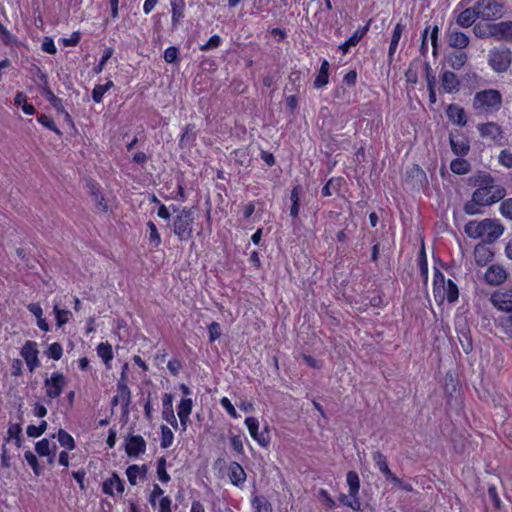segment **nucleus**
<instances>
[{
	"mask_svg": "<svg viewBox=\"0 0 512 512\" xmlns=\"http://www.w3.org/2000/svg\"><path fill=\"white\" fill-rule=\"evenodd\" d=\"M492 27H493V24L478 23L473 27V32L476 37L481 38V39L490 38V37L495 38V34H494V31L492 30Z\"/></svg>",
	"mask_w": 512,
	"mask_h": 512,
	"instance_id": "36",
	"label": "nucleus"
},
{
	"mask_svg": "<svg viewBox=\"0 0 512 512\" xmlns=\"http://www.w3.org/2000/svg\"><path fill=\"white\" fill-rule=\"evenodd\" d=\"M464 232L473 239L486 236L485 243H494L504 233V226L490 218L481 221L471 220L465 225Z\"/></svg>",
	"mask_w": 512,
	"mask_h": 512,
	"instance_id": "2",
	"label": "nucleus"
},
{
	"mask_svg": "<svg viewBox=\"0 0 512 512\" xmlns=\"http://www.w3.org/2000/svg\"><path fill=\"white\" fill-rule=\"evenodd\" d=\"M172 8V30H175L181 20L184 18L185 1L184 0H171Z\"/></svg>",
	"mask_w": 512,
	"mask_h": 512,
	"instance_id": "25",
	"label": "nucleus"
},
{
	"mask_svg": "<svg viewBox=\"0 0 512 512\" xmlns=\"http://www.w3.org/2000/svg\"><path fill=\"white\" fill-rule=\"evenodd\" d=\"M163 411L162 417L163 419L172 425L174 428H177L178 423L173 410V395L170 393H165L162 399Z\"/></svg>",
	"mask_w": 512,
	"mask_h": 512,
	"instance_id": "16",
	"label": "nucleus"
},
{
	"mask_svg": "<svg viewBox=\"0 0 512 512\" xmlns=\"http://www.w3.org/2000/svg\"><path fill=\"white\" fill-rule=\"evenodd\" d=\"M54 313L56 317L57 327H62L69 321V317L72 315L69 310L60 309L57 305L54 306Z\"/></svg>",
	"mask_w": 512,
	"mask_h": 512,
	"instance_id": "45",
	"label": "nucleus"
},
{
	"mask_svg": "<svg viewBox=\"0 0 512 512\" xmlns=\"http://www.w3.org/2000/svg\"><path fill=\"white\" fill-rule=\"evenodd\" d=\"M96 350L98 356L101 357L105 365L109 367V362L113 359L112 346L108 342H102L97 346Z\"/></svg>",
	"mask_w": 512,
	"mask_h": 512,
	"instance_id": "35",
	"label": "nucleus"
},
{
	"mask_svg": "<svg viewBox=\"0 0 512 512\" xmlns=\"http://www.w3.org/2000/svg\"><path fill=\"white\" fill-rule=\"evenodd\" d=\"M343 178H331L328 182L323 186L321 193L324 197H328L332 195V189L338 191L340 186L342 185Z\"/></svg>",
	"mask_w": 512,
	"mask_h": 512,
	"instance_id": "42",
	"label": "nucleus"
},
{
	"mask_svg": "<svg viewBox=\"0 0 512 512\" xmlns=\"http://www.w3.org/2000/svg\"><path fill=\"white\" fill-rule=\"evenodd\" d=\"M34 79H38L39 82L37 83L42 92L45 90V88H50L48 83V76L46 73H44L38 66H34L31 70Z\"/></svg>",
	"mask_w": 512,
	"mask_h": 512,
	"instance_id": "44",
	"label": "nucleus"
},
{
	"mask_svg": "<svg viewBox=\"0 0 512 512\" xmlns=\"http://www.w3.org/2000/svg\"><path fill=\"white\" fill-rule=\"evenodd\" d=\"M405 29V25L401 22L397 23L392 34L391 42L388 50V62L391 64L394 59L395 51L398 47L399 41L401 39V35Z\"/></svg>",
	"mask_w": 512,
	"mask_h": 512,
	"instance_id": "24",
	"label": "nucleus"
},
{
	"mask_svg": "<svg viewBox=\"0 0 512 512\" xmlns=\"http://www.w3.org/2000/svg\"><path fill=\"white\" fill-rule=\"evenodd\" d=\"M512 62V52L505 46L496 47L490 51L489 64L498 73L506 72Z\"/></svg>",
	"mask_w": 512,
	"mask_h": 512,
	"instance_id": "6",
	"label": "nucleus"
},
{
	"mask_svg": "<svg viewBox=\"0 0 512 512\" xmlns=\"http://www.w3.org/2000/svg\"><path fill=\"white\" fill-rule=\"evenodd\" d=\"M47 357L53 360L61 359L63 355V348L60 343L55 342L49 345L48 349L45 351Z\"/></svg>",
	"mask_w": 512,
	"mask_h": 512,
	"instance_id": "50",
	"label": "nucleus"
},
{
	"mask_svg": "<svg viewBox=\"0 0 512 512\" xmlns=\"http://www.w3.org/2000/svg\"><path fill=\"white\" fill-rule=\"evenodd\" d=\"M468 185L476 187L471 200L463 206L467 215L481 214L479 207L491 206L503 200L507 194L504 186L496 184L495 178L486 171H477L468 178Z\"/></svg>",
	"mask_w": 512,
	"mask_h": 512,
	"instance_id": "1",
	"label": "nucleus"
},
{
	"mask_svg": "<svg viewBox=\"0 0 512 512\" xmlns=\"http://www.w3.org/2000/svg\"><path fill=\"white\" fill-rule=\"evenodd\" d=\"M446 115L450 121L459 126L467 124V117L462 107L457 104H449L446 109Z\"/></svg>",
	"mask_w": 512,
	"mask_h": 512,
	"instance_id": "18",
	"label": "nucleus"
},
{
	"mask_svg": "<svg viewBox=\"0 0 512 512\" xmlns=\"http://www.w3.org/2000/svg\"><path fill=\"white\" fill-rule=\"evenodd\" d=\"M475 5L479 18L485 21L499 19L504 14L505 6L502 0H478Z\"/></svg>",
	"mask_w": 512,
	"mask_h": 512,
	"instance_id": "5",
	"label": "nucleus"
},
{
	"mask_svg": "<svg viewBox=\"0 0 512 512\" xmlns=\"http://www.w3.org/2000/svg\"><path fill=\"white\" fill-rule=\"evenodd\" d=\"M140 469H141L140 466H138L136 464L130 465L126 469V475H127L128 481L131 485L137 484V476L140 473Z\"/></svg>",
	"mask_w": 512,
	"mask_h": 512,
	"instance_id": "59",
	"label": "nucleus"
},
{
	"mask_svg": "<svg viewBox=\"0 0 512 512\" xmlns=\"http://www.w3.org/2000/svg\"><path fill=\"white\" fill-rule=\"evenodd\" d=\"M490 301L493 304V306L500 311H504L507 313L512 311V294L511 293L495 292L491 295Z\"/></svg>",
	"mask_w": 512,
	"mask_h": 512,
	"instance_id": "14",
	"label": "nucleus"
},
{
	"mask_svg": "<svg viewBox=\"0 0 512 512\" xmlns=\"http://www.w3.org/2000/svg\"><path fill=\"white\" fill-rule=\"evenodd\" d=\"M179 58V49L175 46L168 47L164 51V60L167 63H175Z\"/></svg>",
	"mask_w": 512,
	"mask_h": 512,
	"instance_id": "58",
	"label": "nucleus"
},
{
	"mask_svg": "<svg viewBox=\"0 0 512 512\" xmlns=\"http://www.w3.org/2000/svg\"><path fill=\"white\" fill-rule=\"evenodd\" d=\"M193 402L190 398H184L178 405V416L181 424L185 425L192 411Z\"/></svg>",
	"mask_w": 512,
	"mask_h": 512,
	"instance_id": "32",
	"label": "nucleus"
},
{
	"mask_svg": "<svg viewBox=\"0 0 512 512\" xmlns=\"http://www.w3.org/2000/svg\"><path fill=\"white\" fill-rule=\"evenodd\" d=\"M22 434L21 424H11L7 431V437L5 438V442H9L11 439L16 438L17 436Z\"/></svg>",
	"mask_w": 512,
	"mask_h": 512,
	"instance_id": "61",
	"label": "nucleus"
},
{
	"mask_svg": "<svg viewBox=\"0 0 512 512\" xmlns=\"http://www.w3.org/2000/svg\"><path fill=\"white\" fill-rule=\"evenodd\" d=\"M449 46L457 49H464L469 44V37L460 31H451L449 33Z\"/></svg>",
	"mask_w": 512,
	"mask_h": 512,
	"instance_id": "26",
	"label": "nucleus"
},
{
	"mask_svg": "<svg viewBox=\"0 0 512 512\" xmlns=\"http://www.w3.org/2000/svg\"><path fill=\"white\" fill-rule=\"evenodd\" d=\"M499 211L503 217L512 220V198L503 199Z\"/></svg>",
	"mask_w": 512,
	"mask_h": 512,
	"instance_id": "54",
	"label": "nucleus"
},
{
	"mask_svg": "<svg viewBox=\"0 0 512 512\" xmlns=\"http://www.w3.org/2000/svg\"><path fill=\"white\" fill-rule=\"evenodd\" d=\"M477 18H479V13L475 5L474 7L463 10L458 15L456 22L461 27L468 28L475 22Z\"/></svg>",
	"mask_w": 512,
	"mask_h": 512,
	"instance_id": "21",
	"label": "nucleus"
},
{
	"mask_svg": "<svg viewBox=\"0 0 512 512\" xmlns=\"http://www.w3.org/2000/svg\"><path fill=\"white\" fill-rule=\"evenodd\" d=\"M39 350L37 343L31 340L26 341L20 351V355L25 360L30 372H33L39 365Z\"/></svg>",
	"mask_w": 512,
	"mask_h": 512,
	"instance_id": "10",
	"label": "nucleus"
},
{
	"mask_svg": "<svg viewBox=\"0 0 512 512\" xmlns=\"http://www.w3.org/2000/svg\"><path fill=\"white\" fill-rule=\"evenodd\" d=\"M329 67H330L329 62L326 59H324L321 63V67L318 72V75L316 76V78L314 80L315 88L319 89L328 84Z\"/></svg>",
	"mask_w": 512,
	"mask_h": 512,
	"instance_id": "30",
	"label": "nucleus"
},
{
	"mask_svg": "<svg viewBox=\"0 0 512 512\" xmlns=\"http://www.w3.org/2000/svg\"><path fill=\"white\" fill-rule=\"evenodd\" d=\"M57 438L59 444L68 450H73L76 446L73 437L64 429H59Z\"/></svg>",
	"mask_w": 512,
	"mask_h": 512,
	"instance_id": "39",
	"label": "nucleus"
},
{
	"mask_svg": "<svg viewBox=\"0 0 512 512\" xmlns=\"http://www.w3.org/2000/svg\"><path fill=\"white\" fill-rule=\"evenodd\" d=\"M125 451L129 457H138L146 451V442L141 435H131L126 439Z\"/></svg>",
	"mask_w": 512,
	"mask_h": 512,
	"instance_id": "11",
	"label": "nucleus"
},
{
	"mask_svg": "<svg viewBox=\"0 0 512 512\" xmlns=\"http://www.w3.org/2000/svg\"><path fill=\"white\" fill-rule=\"evenodd\" d=\"M418 266L420 269V274L424 282L426 283L428 280V263L424 243H422L421 249L418 254Z\"/></svg>",
	"mask_w": 512,
	"mask_h": 512,
	"instance_id": "38",
	"label": "nucleus"
},
{
	"mask_svg": "<svg viewBox=\"0 0 512 512\" xmlns=\"http://www.w3.org/2000/svg\"><path fill=\"white\" fill-rule=\"evenodd\" d=\"M228 476L232 484L240 486L246 480V473L242 466L237 462H232L228 468Z\"/></svg>",
	"mask_w": 512,
	"mask_h": 512,
	"instance_id": "23",
	"label": "nucleus"
},
{
	"mask_svg": "<svg viewBox=\"0 0 512 512\" xmlns=\"http://www.w3.org/2000/svg\"><path fill=\"white\" fill-rule=\"evenodd\" d=\"M67 385L66 377L60 372H53L50 378L44 380L46 395L50 399H55L61 395Z\"/></svg>",
	"mask_w": 512,
	"mask_h": 512,
	"instance_id": "9",
	"label": "nucleus"
},
{
	"mask_svg": "<svg viewBox=\"0 0 512 512\" xmlns=\"http://www.w3.org/2000/svg\"><path fill=\"white\" fill-rule=\"evenodd\" d=\"M47 429V422L45 420L41 421L38 426L29 425L26 429V433L29 437L37 438L41 436Z\"/></svg>",
	"mask_w": 512,
	"mask_h": 512,
	"instance_id": "49",
	"label": "nucleus"
},
{
	"mask_svg": "<svg viewBox=\"0 0 512 512\" xmlns=\"http://www.w3.org/2000/svg\"><path fill=\"white\" fill-rule=\"evenodd\" d=\"M507 316L499 317L498 323L504 329L505 333L512 337V311Z\"/></svg>",
	"mask_w": 512,
	"mask_h": 512,
	"instance_id": "56",
	"label": "nucleus"
},
{
	"mask_svg": "<svg viewBox=\"0 0 512 512\" xmlns=\"http://www.w3.org/2000/svg\"><path fill=\"white\" fill-rule=\"evenodd\" d=\"M222 43V39L220 36L218 35H214L212 36L207 43H205L204 45H202L200 47V50L202 51H205V50H210V49H214V48H217L221 45Z\"/></svg>",
	"mask_w": 512,
	"mask_h": 512,
	"instance_id": "62",
	"label": "nucleus"
},
{
	"mask_svg": "<svg viewBox=\"0 0 512 512\" xmlns=\"http://www.w3.org/2000/svg\"><path fill=\"white\" fill-rule=\"evenodd\" d=\"M35 451L39 456H50V442L48 439L43 438L35 444Z\"/></svg>",
	"mask_w": 512,
	"mask_h": 512,
	"instance_id": "53",
	"label": "nucleus"
},
{
	"mask_svg": "<svg viewBox=\"0 0 512 512\" xmlns=\"http://www.w3.org/2000/svg\"><path fill=\"white\" fill-rule=\"evenodd\" d=\"M407 175L410 178L417 179L420 182L426 181V173L419 165H413L408 171Z\"/></svg>",
	"mask_w": 512,
	"mask_h": 512,
	"instance_id": "55",
	"label": "nucleus"
},
{
	"mask_svg": "<svg viewBox=\"0 0 512 512\" xmlns=\"http://www.w3.org/2000/svg\"><path fill=\"white\" fill-rule=\"evenodd\" d=\"M302 193V187L301 185H296L291 190L290 194V200H291V207H290V216L294 219L298 218L299 215V209H300V195Z\"/></svg>",
	"mask_w": 512,
	"mask_h": 512,
	"instance_id": "27",
	"label": "nucleus"
},
{
	"mask_svg": "<svg viewBox=\"0 0 512 512\" xmlns=\"http://www.w3.org/2000/svg\"><path fill=\"white\" fill-rule=\"evenodd\" d=\"M172 211L177 213L171 228L180 241H188L193 234L194 217L190 209L179 210L175 205L171 206Z\"/></svg>",
	"mask_w": 512,
	"mask_h": 512,
	"instance_id": "3",
	"label": "nucleus"
},
{
	"mask_svg": "<svg viewBox=\"0 0 512 512\" xmlns=\"http://www.w3.org/2000/svg\"><path fill=\"white\" fill-rule=\"evenodd\" d=\"M372 459H373L375 465L377 466V468L379 469V471L384 475L385 478L389 474L392 473V471L390 470V468L388 466L387 458L382 452H380V451L373 452Z\"/></svg>",
	"mask_w": 512,
	"mask_h": 512,
	"instance_id": "31",
	"label": "nucleus"
},
{
	"mask_svg": "<svg viewBox=\"0 0 512 512\" xmlns=\"http://www.w3.org/2000/svg\"><path fill=\"white\" fill-rule=\"evenodd\" d=\"M443 90L446 93L453 94L460 90L461 80L458 79L457 75L450 70H445L440 76Z\"/></svg>",
	"mask_w": 512,
	"mask_h": 512,
	"instance_id": "12",
	"label": "nucleus"
},
{
	"mask_svg": "<svg viewBox=\"0 0 512 512\" xmlns=\"http://www.w3.org/2000/svg\"><path fill=\"white\" fill-rule=\"evenodd\" d=\"M24 457H25L26 461L28 462V464L33 469L34 474L36 476H40L42 474L43 470L40 467L38 459L35 456V454H33L32 451L28 450L25 452Z\"/></svg>",
	"mask_w": 512,
	"mask_h": 512,
	"instance_id": "46",
	"label": "nucleus"
},
{
	"mask_svg": "<svg viewBox=\"0 0 512 512\" xmlns=\"http://www.w3.org/2000/svg\"><path fill=\"white\" fill-rule=\"evenodd\" d=\"M245 424L251 437L262 447H267L271 441L269 426L266 424L262 431L259 429V421L255 417H247Z\"/></svg>",
	"mask_w": 512,
	"mask_h": 512,
	"instance_id": "8",
	"label": "nucleus"
},
{
	"mask_svg": "<svg viewBox=\"0 0 512 512\" xmlns=\"http://www.w3.org/2000/svg\"><path fill=\"white\" fill-rule=\"evenodd\" d=\"M449 143L452 152L458 157H464L470 151V140L460 130L456 129L450 132Z\"/></svg>",
	"mask_w": 512,
	"mask_h": 512,
	"instance_id": "7",
	"label": "nucleus"
},
{
	"mask_svg": "<svg viewBox=\"0 0 512 512\" xmlns=\"http://www.w3.org/2000/svg\"><path fill=\"white\" fill-rule=\"evenodd\" d=\"M485 241L478 243L474 248L475 262L479 266H485L492 261L494 257L493 251L487 246Z\"/></svg>",
	"mask_w": 512,
	"mask_h": 512,
	"instance_id": "15",
	"label": "nucleus"
},
{
	"mask_svg": "<svg viewBox=\"0 0 512 512\" xmlns=\"http://www.w3.org/2000/svg\"><path fill=\"white\" fill-rule=\"evenodd\" d=\"M117 396H120L121 399V407L123 415H128L129 413V405L131 403V391L129 387H122L120 390H117Z\"/></svg>",
	"mask_w": 512,
	"mask_h": 512,
	"instance_id": "37",
	"label": "nucleus"
},
{
	"mask_svg": "<svg viewBox=\"0 0 512 512\" xmlns=\"http://www.w3.org/2000/svg\"><path fill=\"white\" fill-rule=\"evenodd\" d=\"M255 512H273L271 503L263 496H256L252 500Z\"/></svg>",
	"mask_w": 512,
	"mask_h": 512,
	"instance_id": "40",
	"label": "nucleus"
},
{
	"mask_svg": "<svg viewBox=\"0 0 512 512\" xmlns=\"http://www.w3.org/2000/svg\"><path fill=\"white\" fill-rule=\"evenodd\" d=\"M446 60L453 70H460L467 62L468 56L465 52H454L448 54Z\"/></svg>",
	"mask_w": 512,
	"mask_h": 512,
	"instance_id": "28",
	"label": "nucleus"
},
{
	"mask_svg": "<svg viewBox=\"0 0 512 512\" xmlns=\"http://www.w3.org/2000/svg\"><path fill=\"white\" fill-rule=\"evenodd\" d=\"M445 298L449 303L455 302L459 297V291L457 285L450 279L445 283Z\"/></svg>",
	"mask_w": 512,
	"mask_h": 512,
	"instance_id": "41",
	"label": "nucleus"
},
{
	"mask_svg": "<svg viewBox=\"0 0 512 512\" xmlns=\"http://www.w3.org/2000/svg\"><path fill=\"white\" fill-rule=\"evenodd\" d=\"M450 169L457 175H465L471 171V164L463 157H458L451 161Z\"/></svg>",
	"mask_w": 512,
	"mask_h": 512,
	"instance_id": "29",
	"label": "nucleus"
},
{
	"mask_svg": "<svg viewBox=\"0 0 512 512\" xmlns=\"http://www.w3.org/2000/svg\"><path fill=\"white\" fill-rule=\"evenodd\" d=\"M445 277L444 274L437 268L434 269V278H433V293L435 298H440L441 301L445 299Z\"/></svg>",
	"mask_w": 512,
	"mask_h": 512,
	"instance_id": "22",
	"label": "nucleus"
},
{
	"mask_svg": "<svg viewBox=\"0 0 512 512\" xmlns=\"http://www.w3.org/2000/svg\"><path fill=\"white\" fill-rule=\"evenodd\" d=\"M91 194L93 196L94 201L96 202L97 206L102 209V211H107V204L104 201V197L102 196L101 192L98 188H96L94 185L91 187Z\"/></svg>",
	"mask_w": 512,
	"mask_h": 512,
	"instance_id": "57",
	"label": "nucleus"
},
{
	"mask_svg": "<svg viewBox=\"0 0 512 512\" xmlns=\"http://www.w3.org/2000/svg\"><path fill=\"white\" fill-rule=\"evenodd\" d=\"M507 279L506 270L500 265H491L486 273L485 280L488 284L498 286L505 282Z\"/></svg>",
	"mask_w": 512,
	"mask_h": 512,
	"instance_id": "13",
	"label": "nucleus"
},
{
	"mask_svg": "<svg viewBox=\"0 0 512 512\" xmlns=\"http://www.w3.org/2000/svg\"><path fill=\"white\" fill-rule=\"evenodd\" d=\"M492 30L494 31L496 40L512 42V21L494 23Z\"/></svg>",
	"mask_w": 512,
	"mask_h": 512,
	"instance_id": "20",
	"label": "nucleus"
},
{
	"mask_svg": "<svg viewBox=\"0 0 512 512\" xmlns=\"http://www.w3.org/2000/svg\"><path fill=\"white\" fill-rule=\"evenodd\" d=\"M147 227L150 230V235H149L150 243L153 244L154 247H158L161 243V237L157 230L156 225L154 224V222L149 221L147 223Z\"/></svg>",
	"mask_w": 512,
	"mask_h": 512,
	"instance_id": "52",
	"label": "nucleus"
},
{
	"mask_svg": "<svg viewBox=\"0 0 512 512\" xmlns=\"http://www.w3.org/2000/svg\"><path fill=\"white\" fill-rule=\"evenodd\" d=\"M371 20L363 27H359L344 43L339 46V49L343 51V53H347L349 48L352 46H356L360 40L366 35L369 31Z\"/></svg>",
	"mask_w": 512,
	"mask_h": 512,
	"instance_id": "19",
	"label": "nucleus"
},
{
	"mask_svg": "<svg viewBox=\"0 0 512 512\" xmlns=\"http://www.w3.org/2000/svg\"><path fill=\"white\" fill-rule=\"evenodd\" d=\"M174 434L171 429L165 425L161 426V447L166 449L172 445Z\"/></svg>",
	"mask_w": 512,
	"mask_h": 512,
	"instance_id": "47",
	"label": "nucleus"
},
{
	"mask_svg": "<svg viewBox=\"0 0 512 512\" xmlns=\"http://www.w3.org/2000/svg\"><path fill=\"white\" fill-rule=\"evenodd\" d=\"M37 120L40 124H42L43 126L48 128L49 130L53 131L57 135H59V136L62 135V132L57 128V126L54 123V120L51 117H49L45 114H41L40 116L37 117Z\"/></svg>",
	"mask_w": 512,
	"mask_h": 512,
	"instance_id": "51",
	"label": "nucleus"
},
{
	"mask_svg": "<svg viewBox=\"0 0 512 512\" xmlns=\"http://www.w3.org/2000/svg\"><path fill=\"white\" fill-rule=\"evenodd\" d=\"M157 476L159 480L163 483H167L170 481V476L166 471L165 457H160L157 461Z\"/></svg>",
	"mask_w": 512,
	"mask_h": 512,
	"instance_id": "48",
	"label": "nucleus"
},
{
	"mask_svg": "<svg viewBox=\"0 0 512 512\" xmlns=\"http://www.w3.org/2000/svg\"><path fill=\"white\" fill-rule=\"evenodd\" d=\"M499 162L507 168H512V153L506 149L502 150L499 155Z\"/></svg>",
	"mask_w": 512,
	"mask_h": 512,
	"instance_id": "64",
	"label": "nucleus"
},
{
	"mask_svg": "<svg viewBox=\"0 0 512 512\" xmlns=\"http://www.w3.org/2000/svg\"><path fill=\"white\" fill-rule=\"evenodd\" d=\"M346 481L349 486V496L355 497L359 493L360 479L355 471H349L346 476Z\"/></svg>",
	"mask_w": 512,
	"mask_h": 512,
	"instance_id": "34",
	"label": "nucleus"
},
{
	"mask_svg": "<svg viewBox=\"0 0 512 512\" xmlns=\"http://www.w3.org/2000/svg\"><path fill=\"white\" fill-rule=\"evenodd\" d=\"M477 129L483 138H491L497 140L502 137V129L495 122L481 123L477 125Z\"/></svg>",
	"mask_w": 512,
	"mask_h": 512,
	"instance_id": "17",
	"label": "nucleus"
},
{
	"mask_svg": "<svg viewBox=\"0 0 512 512\" xmlns=\"http://www.w3.org/2000/svg\"><path fill=\"white\" fill-rule=\"evenodd\" d=\"M195 125L193 124H188L185 129H184V132L181 136V139H180V142H179V145L181 148H188L190 146H192L193 142L195 141Z\"/></svg>",
	"mask_w": 512,
	"mask_h": 512,
	"instance_id": "33",
	"label": "nucleus"
},
{
	"mask_svg": "<svg viewBox=\"0 0 512 512\" xmlns=\"http://www.w3.org/2000/svg\"><path fill=\"white\" fill-rule=\"evenodd\" d=\"M112 54H113V50H112V48H107V49L104 51V54H103V56L101 57V59H100V61H99L98 65H96V66L94 67V72H95V73H97V74H98V73L102 72V70H103V68H104V66H105V64H106V62L111 58Z\"/></svg>",
	"mask_w": 512,
	"mask_h": 512,
	"instance_id": "60",
	"label": "nucleus"
},
{
	"mask_svg": "<svg viewBox=\"0 0 512 512\" xmlns=\"http://www.w3.org/2000/svg\"><path fill=\"white\" fill-rule=\"evenodd\" d=\"M488 496L491 499L495 509L501 508V500L499 498V495L497 493V489L494 485L489 486L488 488Z\"/></svg>",
	"mask_w": 512,
	"mask_h": 512,
	"instance_id": "63",
	"label": "nucleus"
},
{
	"mask_svg": "<svg viewBox=\"0 0 512 512\" xmlns=\"http://www.w3.org/2000/svg\"><path fill=\"white\" fill-rule=\"evenodd\" d=\"M502 104V95L498 90L487 89L479 91L473 99V108L477 111H497Z\"/></svg>",
	"mask_w": 512,
	"mask_h": 512,
	"instance_id": "4",
	"label": "nucleus"
},
{
	"mask_svg": "<svg viewBox=\"0 0 512 512\" xmlns=\"http://www.w3.org/2000/svg\"><path fill=\"white\" fill-rule=\"evenodd\" d=\"M48 102L56 109L57 112H65V108L62 105V100L54 95L50 88H45L42 92Z\"/></svg>",
	"mask_w": 512,
	"mask_h": 512,
	"instance_id": "43",
	"label": "nucleus"
}]
</instances>
